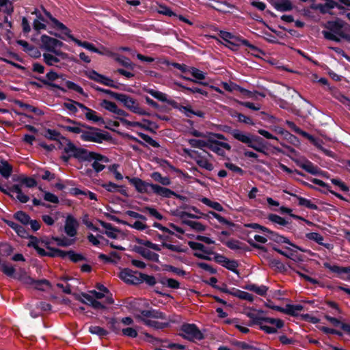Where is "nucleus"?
I'll return each mask as SVG.
<instances>
[{"label":"nucleus","mask_w":350,"mask_h":350,"mask_svg":"<svg viewBox=\"0 0 350 350\" xmlns=\"http://www.w3.org/2000/svg\"><path fill=\"white\" fill-rule=\"evenodd\" d=\"M64 150L68 155V157H63L66 161L70 157H73L81 161H92V167L96 172L103 171L105 167V163L109 162L107 157L94 152L88 151L85 148H78L70 142L66 143Z\"/></svg>","instance_id":"f257e3e1"},{"label":"nucleus","mask_w":350,"mask_h":350,"mask_svg":"<svg viewBox=\"0 0 350 350\" xmlns=\"http://www.w3.org/2000/svg\"><path fill=\"white\" fill-rule=\"evenodd\" d=\"M324 27L327 30H323L322 34L325 39L340 42L342 38L350 42V25L342 19L327 21Z\"/></svg>","instance_id":"f03ea898"},{"label":"nucleus","mask_w":350,"mask_h":350,"mask_svg":"<svg viewBox=\"0 0 350 350\" xmlns=\"http://www.w3.org/2000/svg\"><path fill=\"white\" fill-rule=\"evenodd\" d=\"M135 317L138 321L154 329H163L169 325L165 314L154 309L142 310L135 314Z\"/></svg>","instance_id":"7ed1b4c3"},{"label":"nucleus","mask_w":350,"mask_h":350,"mask_svg":"<svg viewBox=\"0 0 350 350\" xmlns=\"http://www.w3.org/2000/svg\"><path fill=\"white\" fill-rule=\"evenodd\" d=\"M77 300L83 304L92 307L94 309H105L106 305L112 304L113 299L111 296H106V294L96 291H90L88 293H82L75 295Z\"/></svg>","instance_id":"20e7f679"},{"label":"nucleus","mask_w":350,"mask_h":350,"mask_svg":"<svg viewBox=\"0 0 350 350\" xmlns=\"http://www.w3.org/2000/svg\"><path fill=\"white\" fill-rule=\"evenodd\" d=\"M230 133L237 140L245 144L248 147L259 152H265L262 139L250 133L243 132L239 129H233Z\"/></svg>","instance_id":"39448f33"},{"label":"nucleus","mask_w":350,"mask_h":350,"mask_svg":"<svg viewBox=\"0 0 350 350\" xmlns=\"http://www.w3.org/2000/svg\"><path fill=\"white\" fill-rule=\"evenodd\" d=\"M40 47L47 51H49L57 56H59L61 59H66V55L57 50L63 45V42L56 38L50 37L47 35H42L40 38Z\"/></svg>","instance_id":"423d86ee"},{"label":"nucleus","mask_w":350,"mask_h":350,"mask_svg":"<svg viewBox=\"0 0 350 350\" xmlns=\"http://www.w3.org/2000/svg\"><path fill=\"white\" fill-rule=\"evenodd\" d=\"M81 138L85 142L97 144H101L103 141L109 139L107 134L102 133L100 130L94 127L83 130L82 135H81Z\"/></svg>","instance_id":"0eeeda50"},{"label":"nucleus","mask_w":350,"mask_h":350,"mask_svg":"<svg viewBox=\"0 0 350 350\" xmlns=\"http://www.w3.org/2000/svg\"><path fill=\"white\" fill-rule=\"evenodd\" d=\"M181 336L189 340H201L203 338V334L194 324H184L180 329Z\"/></svg>","instance_id":"6e6552de"},{"label":"nucleus","mask_w":350,"mask_h":350,"mask_svg":"<svg viewBox=\"0 0 350 350\" xmlns=\"http://www.w3.org/2000/svg\"><path fill=\"white\" fill-rule=\"evenodd\" d=\"M191 158L193 159L197 164L206 170L211 171L213 169V165L208 161V157H211L208 152L206 151L191 152Z\"/></svg>","instance_id":"1a4fd4ad"},{"label":"nucleus","mask_w":350,"mask_h":350,"mask_svg":"<svg viewBox=\"0 0 350 350\" xmlns=\"http://www.w3.org/2000/svg\"><path fill=\"white\" fill-rule=\"evenodd\" d=\"M140 277H142L140 272L134 271L129 269H125L120 273V278L125 282L131 284H141Z\"/></svg>","instance_id":"9d476101"},{"label":"nucleus","mask_w":350,"mask_h":350,"mask_svg":"<svg viewBox=\"0 0 350 350\" xmlns=\"http://www.w3.org/2000/svg\"><path fill=\"white\" fill-rule=\"evenodd\" d=\"M116 115H117V118L120 120L121 123L126 126L127 128L131 127V126H138L142 129H144L146 130L151 131V129L146 125L143 124L139 122H132L129 121L124 118V117L128 116L129 114L124 110L120 109L118 107L116 113Z\"/></svg>","instance_id":"9b49d317"},{"label":"nucleus","mask_w":350,"mask_h":350,"mask_svg":"<svg viewBox=\"0 0 350 350\" xmlns=\"http://www.w3.org/2000/svg\"><path fill=\"white\" fill-rule=\"evenodd\" d=\"M79 226L78 221L71 215L66 217L64 225V232L70 238L76 236Z\"/></svg>","instance_id":"f8f14e48"},{"label":"nucleus","mask_w":350,"mask_h":350,"mask_svg":"<svg viewBox=\"0 0 350 350\" xmlns=\"http://www.w3.org/2000/svg\"><path fill=\"white\" fill-rule=\"evenodd\" d=\"M126 178L128 179L130 183L135 187L138 192L149 193L151 191V186L153 184L146 183L139 178H131L126 176Z\"/></svg>","instance_id":"ddd939ff"},{"label":"nucleus","mask_w":350,"mask_h":350,"mask_svg":"<svg viewBox=\"0 0 350 350\" xmlns=\"http://www.w3.org/2000/svg\"><path fill=\"white\" fill-rule=\"evenodd\" d=\"M208 148L216 152L217 154L223 156L225 154L224 149L230 150L231 149V146L228 143L214 141L211 139V137H209V144Z\"/></svg>","instance_id":"4468645a"},{"label":"nucleus","mask_w":350,"mask_h":350,"mask_svg":"<svg viewBox=\"0 0 350 350\" xmlns=\"http://www.w3.org/2000/svg\"><path fill=\"white\" fill-rule=\"evenodd\" d=\"M46 245V243H44L43 241H41L36 238V237H30L29 242L27 243L28 247H31L34 248L38 254L41 256H46L48 255V252H46L43 247Z\"/></svg>","instance_id":"2eb2a0df"},{"label":"nucleus","mask_w":350,"mask_h":350,"mask_svg":"<svg viewBox=\"0 0 350 350\" xmlns=\"http://www.w3.org/2000/svg\"><path fill=\"white\" fill-rule=\"evenodd\" d=\"M126 109L130 110L131 112L142 115V116H148L149 113H147L145 110H144L139 105V103L137 102L135 99L131 97L130 99L128 101V104L126 107Z\"/></svg>","instance_id":"dca6fc26"},{"label":"nucleus","mask_w":350,"mask_h":350,"mask_svg":"<svg viewBox=\"0 0 350 350\" xmlns=\"http://www.w3.org/2000/svg\"><path fill=\"white\" fill-rule=\"evenodd\" d=\"M151 191L164 198H170L172 196H176V193L170 189L154 184L151 186Z\"/></svg>","instance_id":"f3484780"},{"label":"nucleus","mask_w":350,"mask_h":350,"mask_svg":"<svg viewBox=\"0 0 350 350\" xmlns=\"http://www.w3.org/2000/svg\"><path fill=\"white\" fill-rule=\"evenodd\" d=\"M272 4L279 11L287 12L293 8L292 3L289 0H273Z\"/></svg>","instance_id":"a211bd4d"},{"label":"nucleus","mask_w":350,"mask_h":350,"mask_svg":"<svg viewBox=\"0 0 350 350\" xmlns=\"http://www.w3.org/2000/svg\"><path fill=\"white\" fill-rule=\"evenodd\" d=\"M21 185H14L10 189V192L16 193V198L21 203H26L29 200V198L23 192Z\"/></svg>","instance_id":"6ab92c4d"},{"label":"nucleus","mask_w":350,"mask_h":350,"mask_svg":"<svg viewBox=\"0 0 350 350\" xmlns=\"http://www.w3.org/2000/svg\"><path fill=\"white\" fill-rule=\"evenodd\" d=\"M297 163L300 167L311 174L317 175L321 172L317 167L314 166L310 161L308 160L297 161Z\"/></svg>","instance_id":"aec40b11"},{"label":"nucleus","mask_w":350,"mask_h":350,"mask_svg":"<svg viewBox=\"0 0 350 350\" xmlns=\"http://www.w3.org/2000/svg\"><path fill=\"white\" fill-rule=\"evenodd\" d=\"M135 251L145 258L154 262H157L159 260V255L157 254L152 252L142 246L136 247Z\"/></svg>","instance_id":"412c9836"},{"label":"nucleus","mask_w":350,"mask_h":350,"mask_svg":"<svg viewBox=\"0 0 350 350\" xmlns=\"http://www.w3.org/2000/svg\"><path fill=\"white\" fill-rule=\"evenodd\" d=\"M263 311L262 310H250L246 313V315L252 320V324H258L260 325L261 321H263L264 317H262V314Z\"/></svg>","instance_id":"4be33fe9"},{"label":"nucleus","mask_w":350,"mask_h":350,"mask_svg":"<svg viewBox=\"0 0 350 350\" xmlns=\"http://www.w3.org/2000/svg\"><path fill=\"white\" fill-rule=\"evenodd\" d=\"M113 220L140 231L144 230L148 228V225L145 223L146 221L137 220L135 221L133 224H129L126 221H120L116 218H113Z\"/></svg>","instance_id":"5701e85b"},{"label":"nucleus","mask_w":350,"mask_h":350,"mask_svg":"<svg viewBox=\"0 0 350 350\" xmlns=\"http://www.w3.org/2000/svg\"><path fill=\"white\" fill-rule=\"evenodd\" d=\"M306 237L308 239H310V240L314 241L315 242H317L319 245H323L324 247H325L328 250H330V249L332 248V245L331 244H329V243H325L323 242V236H321L319 233H317V232H310V233L306 234Z\"/></svg>","instance_id":"b1692460"},{"label":"nucleus","mask_w":350,"mask_h":350,"mask_svg":"<svg viewBox=\"0 0 350 350\" xmlns=\"http://www.w3.org/2000/svg\"><path fill=\"white\" fill-rule=\"evenodd\" d=\"M244 288L250 291H254L261 296L266 295L268 291V287L265 285L257 286L254 284H247L244 287Z\"/></svg>","instance_id":"393cba45"},{"label":"nucleus","mask_w":350,"mask_h":350,"mask_svg":"<svg viewBox=\"0 0 350 350\" xmlns=\"http://www.w3.org/2000/svg\"><path fill=\"white\" fill-rule=\"evenodd\" d=\"M59 77L58 75L53 72L50 71L46 75V79H39V80L42 82L45 85H49L54 88H59V87L54 83H52V81H55Z\"/></svg>","instance_id":"a878e982"},{"label":"nucleus","mask_w":350,"mask_h":350,"mask_svg":"<svg viewBox=\"0 0 350 350\" xmlns=\"http://www.w3.org/2000/svg\"><path fill=\"white\" fill-rule=\"evenodd\" d=\"M68 37L77 45L82 46L90 51L101 54V52H100L96 48H95L92 44L88 42H81V40L74 38L72 35H68Z\"/></svg>","instance_id":"bb28decb"},{"label":"nucleus","mask_w":350,"mask_h":350,"mask_svg":"<svg viewBox=\"0 0 350 350\" xmlns=\"http://www.w3.org/2000/svg\"><path fill=\"white\" fill-rule=\"evenodd\" d=\"M12 172V167L6 161L0 162V174L5 178H8Z\"/></svg>","instance_id":"cd10ccee"},{"label":"nucleus","mask_w":350,"mask_h":350,"mask_svg":"<svg viewBox=\"0 0 350 350\" xmlns=\"http://www.w3.org/2000/svg\"><path fill=\"white\" fill-rule=\"evenodd\" d=\"M183 224L189 226L191 229L197 232H203L206 230V226L198 221H194L189 219H184Z\"/></svg>","instance_id":"c85d7f7f"},{"label":"nucleus","mask_w":350,"mask_h":350,"mask_svg":"<svg viewBox=\"0 0 350 350\" xmlns=\"http://www.w3.org/2000/svg\"><path fill=\"white\" fill-rule=\"evenodd\" d=\"M303 310L301 305H290L288 304L284 308V313L291 315H296L299 312Z\"/></svg>","instance_id":"c756f323"},{"label":"nucleus","mask_w":350,"mask_h":350,"mask_svg":"<svg viewBox=\"0 0 350 350\" xmlns=\"http://www.w3.org/2000/svg\"><path fill=\"white\" fill-rule=\"evenodd\" d=\"M61 58L59 56H57L56 55H53L51 53H44L43 54V59L44 62L49 66H53L55 64L59 62Z\"/></svg>","instance_id":"7c9ffc66"},{"label":"nucleus","mask_w":350,"mask_h":350,"mask_svg":"<svg viewBox=\"0 0 350 350\" xmlns=\"http://www.w3.org/2000/svg\"><path fill=\"white\" fill-rule=\"evenodd\" d=\"M151 178L163 185H170L171 181L167 176H162L159 172H155L151 174Z\"/></svg>","instance_id":"2f4dec72"},{"label":"nucleus","mask_w":350,"mask_h":350,"mask_svg":"<svg viewBox=\"0 0 350 350\" xmlns=\"http://www.w3.org/2000/svg\"><path fill=\"white\" fill-rule=\"evenodd\" d=\"M16 278L20 280L23 284L27 285L29 286L32 287L35 280L31 278L29 275H28L25 271H22L19 273Z\"/></svg>","instance_id":"473e14b6"},{"label":"nucleus","mask_w":350,"mask_h":350,"mask_svg":"<svg viewBox=\"0 0 350 350\" xmlns=\"http://www.w3.org/2000/svg\"><path fill=\"white\" fill-rule=\"evenodd\" d=\"M7 224H8L9 226L14 229L19 236L22 237H25L27 235V233L25 230L24 227L21 226L20 224L11 221H8Z\"/></svg>","instance_id":"72a5a7b5"},{"label":"nucleus","mask_w":350,"mask_h":350,"mask_svg":"<svg viewBox=\"0 0 350 350\" xmlns=\"http://www.w3.org/2000/svg\"><path fill=\"white\" fill-rule=\"evenodd\" d=\"M210 216L215 217V219H217L218 220V221L219 223H221L222 224L226 225L228 226H233V224L230 221L226 219V218L223 217L220 215H219L213 211H209L207 215H205L204 218L209 217Z\"/></svg>","instance_id":"f704fd0d"},{"label":"nucleus","mask_w":350,"mask_h":350,"mask_svg":"<svg viewBox=\"0 0 350 350\" xmlns=\"http://www.w3.org/2000/svg\"><path fill=\"white\" fill-rule=\"evenodd\" d=\"M160 282L163 286H165L171 288L177 289L179 288L180 287V283L177 280L172 278H163L160 280Z\"/></svg>","instance_id":"c9c22d12"},{"label":"nucleus","mask_w":350,"mask_h":350,"mask_svg":"<svg viewBox=\"0 0 350 350\" xmlns=\"http://www.w3.org/2000/svg\"><path fill=\"white\" fill-rule=\"evenodd\" d=\"M50 251L48 252L47 256L51 257H61L64 258L66 257H68V252H64L59 249H53L50 247H46Z\"/></svg>","instance_id":"e433bc0d"},{"label":"nucleus","mask_w":350,"mask_h":350,"mask_svg":"<svg viewBox=\"0 0 350 350\" xmlns=\"http://www.w3.org/2000/svg\"><path fill=\"white\" fill-rule=\"evenodd\" d=\"M32 287L40 291H46L50 288L51 284L46 280H35Z\"/></svg>","instance_id":"4c0bfd02"},{"label":"nucleus","mask_w":350,"mask_h":350,"mask_svg":"<svg viewBox=\"0 0 350 350\" xmlns=\"http://www.w3.org/2000/svg\"><path fill=\"white\" fill-rule=\"evenodd\" d=\"M44 13L46 16L53 22V23L57 28L62 31H64L65 33L68 34V32H69V29L63 23H60L56 18H53L51 16V14L47 11L44 10Z\"/></svg>","instance_id":"58836bf2"},{"label":"nucleus","mask_w":350,"mask_h":350,"mask_svg":"<svg viewBox=\"0 0 350 350\" xmlns=\"http://www.w3.org/2000/svg\"><path fill=\"white\" fill-rule=\"evenodd\" d=\"M53 239L56 242L58 246L61 247H68L74 244L75 243L74 239H67L66 237H53Z\"/></svg>","instance_id":"ea45409f"},{"label":"nucleus","mask_w":350,"mask_h":350,"mask_svg":"<svg viewBox=\"0 0 350 350\" xmlns=\"http://www.w3.org/2000/svg\"><path fill=\"white\" fill-rule=\"evenodd\" d=\"M135 242L142 245H144L148 248H150L153 250L161 251V247L159 245L153 243L150 241L144 240V239L137 238V239H135Z\"/></svg>","instance_id":"a19ab883"},{"label":"nucleus","mask_w":350,"mask_h":350,"mask_svg":"<svg viewBox=\"0 0 350 350\" xmlns=\"http://www.w3.org/2000/svg\"><path fill=\"white\" fill-rule=\"evenodd\" d=\"M201 202L203 204H206V206H208L217 211H224L222 206L219 203H218L217 202H213L207 198H202Z\"/></svg>","instance_id":"79ce46f5"},{"label":"nucleus","mask_w":350,"mask_h":350,"mask_svg":"<svg viewBox=\"0 0 350 350\" xmlns=\"http://www.w3.org/2000/svg\"><path fill=\"white\" fill-rule=\"evenodd\" d=\"M188 142L192 147L199 148H203L205 147L208 148V144H209V139L207 141L191 139H189Z\"/></svg>","instance_id":"37998d69"},{"label":"nucleus","mask_w":350,"mask_h":350,"mask_svg":"<svg viewBox=\"0 0 350 350\" xmlns=\"http://www.w3.org/2000/svg\"><path fill=\"white\" fill-rule=\"evenodd\" d=\"M67 121L69 122H72L73 126H65V129L68 131L74 133H81L83 132V129H82L81 125L75 121H72L70 119H67Z\"/></svg>","instance_id":"c03bdc74"},{"label":"nucleus","mask_w":350,"mask_h":350,"mask_svg":"<svg viewBox=\"0 0 350 350\" xmlns=\"http://www.w3.org/2000/svg\"><path fill=\"white\" fill-rule=\"evenodd\" d=\"M188 72L197 80H203L206 77V73L195 67L189 68Z\"/></svg>","instance_id":"a18cd8bd"},{"label":"nucleus","mask_w":350,"mask_h":350,"mask_svg":"<svg viewBox=\"0 0 350 350\" xmlns=\"http://www.w3.org/2000/svg\"><path fill=\"white\" fill-rule=\"evenodd\" d=\"M233 295L241 299L247 300L250 302H252L254 301V297L252 295L240 290H236L234 292Z\"/></svg>","instance_id":"49530a36"},{"label":"nucleus","mask_w":350,"mask_h":350,"mask_svg":"<svg viewBox=\"0 0 350 350\" xmlns=\"http://www.w3.org/2000/svg\"><path fill=\"white\" fill-rule=\"evenodd\" d=\"M268 219L273 223L277 224L282 226H285L288 224V221L281 217L280 216L275 214H270L268 216Z\"/></svg>","instance_id":"de8ad7c7"},{"label":"nucleus","mask_w":350,"mask_h":350,"mask_svg":"<svg viewBox=\"0 0 350 350\" xmlns=\"http://www.w3.org/2000/svg\"><path fill=\"white\" fill-rule=\"evenodd\" d=\"M100 106L103 108L105 109L106 110H107L110 112H112L113 113H116V111L118 109V106L116 105V103L109 101L107 100H103L100 103Z\"/></svg>","instance_id":"09e8293b"},{"label":"nucleus","mask_w":350,"mask_h":350,"mask_svg":"<svg viewBox=\"0 0 350 350\" xmlns=\"http://www.w3.org/2000/svg\"><path fill=\"white\" fill-rule=\"evenodd\" d=\"M11 14L13 12V6L10 0H0V11Z\"/></svg>","instance_id":"8fccbe9b"},{"label":"nucleus","mask_w":350,"mask_h":350,"mask_svg":"<svg viewBox=\"0 0 350 350\" xmlns=\"http://www.w3.org/2000/svg\"><path fill=\"white\" fill-rule=\"evenodd\" d=\"M142 211L144 213H148L151 216L154 217L159 220H162L163 219V215L152 207L145 206L142 209Z\"/></svg>","instance_id":"3c124183"},{"label":"nucleus","mask_w":350,"mask_h":350,"mask_svg":"<svg viewBox=\"0 0 350 350\" xmlns=\"http://www.w3.org/2000/svg\"><path fill=\"white\" fill-rule=\"evenodd\" d=\"M60 215L59 213H55L53 215H44L42 216L43 221L49 225L52 226L55 220H57L58 216Z\"/></svg>","instance_id":"603ef678"},{"label":"nucleus","mask_w":350,"mask_h":350,"mask_svg":"<svg viewBox=\"0 0 350 350\" xmlns=\"http://www.w3.org/2000/svg\"><path fill=\"white\" fill-rule=\"evenodd\" d=\"M16 103L21 108H23V109H24L25 110L32 111V112H33V113H35L36 114H38V115H42L43 114V112H42V110H40V109H39L38 108H36V107H33L31 105L23 103L21 101H17Z\"/></svg>","instance_id":"864d4df0"},{"label":"nucleus","mask_w":350,"mask_h":350,"mask_svg":"<svg viewBox=\"0 0 350 350\" xmlns=\"http://www.w3.org/2000/svg\"><path fill=\"white\" fill-rule=\"evenodd\" d=\"M89 331L91 334H96L99 336H105L108 333L107 330L97 325L90 326L89 327Z\"/></svg>","instance_id":"5fc2aeb1"},{"label":"nucleus","mask_w":350,"mask_h":350,"mask_svg":"<svg viewBox=\"0 0 350 350\" xmlns=\"http://www.w3.org/2000/svg\"><path fill=\"white\" fill-rule=\"evenodd\" d=\"M0 270L8 276H13L15 271L12 266L5 262H0Z\"/></svg>","instance_id":"6e6d98bb"},{"label":"nucleus","mask_w":350,"mask_h":350,"mask_svg":"<svg viewBox=\"0 0 350 350\" xmlns=\"http://www.w3.org/2000/svg\"><path fill=\"white\" fill-rule=\"evenodd\" d=\"M85 116L88 120H92L95 122H98L101 120V118L96 115V111L89 108L86 109V111L85 112Z\"/></svg>","instance_id":"4d7b16f0"},{"label":"nucleus","mask_w":350,"mask_h":350,"mask_svg":"<svg viewBox=\"0 0 350 350\" xmlns=\"http://www.w3.org/2000/svg\"><path fill=\"white\" fill-rule=\"evenodd\" d=\"M220 36L222 39L230 44H234V42L237 40V38L227 31H221Z\"/></svg>","instance_id":"13d9d810"},{"label":"nucleus","mask_w":350,"mask_h":350,"mask_svg":"<svg viewBox=\"0 0 350 350\" xmlns=\"http://www.w3.org/2000/svg\"><path fill=\"white\" fill-rule=\"evenodd\" d=\"M158 13L168 16H176V14L172 11L170 8L165 5H159L157 8Z\"/></svg>","instance_id":"bf43d9fd"},{"label":"nucleus","mask_w":350,"mask_h":350,"mask_svg":"<svg viewBox=\"0 0 350 350\" xmlns=\"http://www.w3.org/2000/svg\"><path fill=\"white\" fill-rule=\"evenodd\" d=\"M225 245L231 250H240L243 248L242 243L237 240L231 239L225 242Z\"/></svg>","instance_id":"052dcab7"},{"label":"nucleus","mask_w":350,"mask_h":350,"mask_svg":"<svg viewBox=\"0 0 350 350\" xmlns=\"http://www.w3.org/2000/svg\"><path fill=\"white\" fill-rule=\"evenodd\" d=\"M263 321L269 323L273 325H275L276 328L280 329L282 328L284 326V322L279 319H273V318H265L263 319Z\"/></svg>","instance_id":"680f3d73"},{"label":"nucleus","mask_w":350,"mask_h":350,"mask_svg":"<svg viewBox=\"0 0 350 350\" xmlns=\"http://www.w3.org/2000/svg\"><path fill=\"white\" fill-rule=\"evenodd\" d=\"M15 218L21 221L23 224H27L29 222L30 218L29 215H27L26 213L22 211L17 212L15 215Z\"/></svg>","instance_id":"e2e57ef3"},{"label":"nucleus","mask_w":350,"mask_h":350,"mask_svg":"<svg viewBox=\"0 0 350 350\" xmlns=\"http://www.w3.org/2000/svg\"><path fill=\"white\" fill-rule=\"evenodd\" d=\"M148 93L151 96L161 101L165 102L167 100V95L161 92L156 91L154 90H148Z\"/></svg>","instance_id":"0e129e2a"},{"label":"nucleus","mask_w":350,"mask_h":350,"mask_svg":"<svg viewBox=\"0 0 350 350\" xmlns=\"http://www.w3.org/2000/svg\"><path fill=\"white\" fill-rule=\"evenodd\" d=\"M63 105L69 110L71 113H76L78 111L76 101L69 100L68 102L64 103Z\"/></svg>","instance_id":"69168bd1"},{"label":"nucleus","mask_w":350,"mask_h":350,"mask_svg":"<svg viewBox=\"0 0 350 350\" xmlns=\"http://www.w3.org/2000/svg\"><path fill=\"white\" fill-rule=\"evenodd\" d=\"M140 279L142 280V283L145 282L147 284L150 286H154L156 284V279L152 275H146L141 273Z\"/></svg>","instance_id":"338daca9"},{"label":"nucleus","mask_w":350,"mask_h":350,"mask_svg":"<svg viewBox=\"0 0 350 350\" xmlns=\"http://www.w3.org/2000/svg\"><path fill=\"white\" fill-rule=\"evenodd\" d=\"M116 60L118 62H119L120 64H122V66H125L126 68H131V69L133 68V65L131 63V62L128 58H126L125 57L118 56L116 58Z\"/></svg>","instance_id":"774afa93"}]
</instances>
